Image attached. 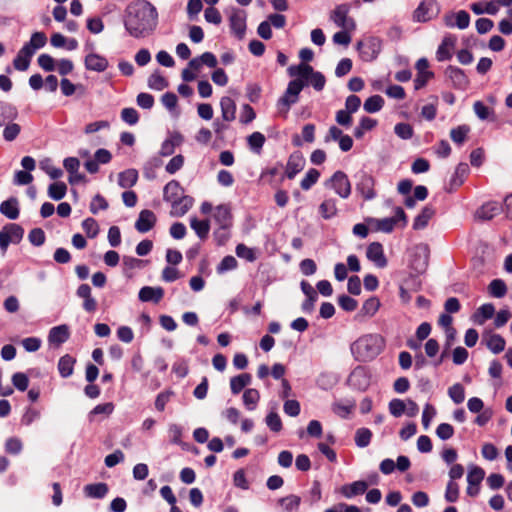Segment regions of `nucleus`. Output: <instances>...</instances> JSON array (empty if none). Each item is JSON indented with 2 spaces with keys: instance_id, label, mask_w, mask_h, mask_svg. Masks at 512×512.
Returning a JSON list of instances; mask_svg holds the SVG:
<instances>
[{
  "instance_id": "f257e3e1",
  "label": "nucleus",
  "mask_w": 512,
  "mask_h": 512,
  "mask_svg": "<svg viewBox=\"0 0 512 512\" xmlns=\"http://www.w3.org/2000/svg\"><path fill=\"white\" fill-rule=\"evenodd\" d=\"M158 24V11L147 0L131 3L126 9L124 26L134 38H144L154 32Z\"/></svg>"
},
{
  "instance_id": "f03ea898",
  "label": "nucleus",
  "mask_w": 512,
  "mask_h": 512,
  "mask_svg": "<svg viewBox=\"0 0 512 512\" xmlns=\"http://www.w3.org/2000/svg\"><path fill=\"white\" fill-rule=\"evenodd\" d=\"M385 340L377 333L364 334L351 345L354 358L366 362L376 358L384 349Z\"/></svg>"
},
{
  "instance_id": "7ed1b4c3",
  "label": "nucleus",
  "mask_w": 512,
  "mask_h": 512,
  "mask_svg": "<svg viewBox=\"0 0 512 512\" xmlns=\"http://www.w3.org/2000/svg\"><path fill=\"white\" fill-rule=\"evenodd\" d=\"M304 85L301 79H295L288 83L284 95L277 102V109L280 115L287 116L291 105L298 101V96Z\"/></svg>"
},
{
  "instance_id": "20e7f679",
  "label": "nucleus",
  "mask_w": 512,
  "mask_h": 512,
  "mask_svg": "<svg viewBox=\"0 0 512 512\" xmlns=\"http://www.w3.org/2000/svg\"><path fill=\"white\" fill-rule=\"evenodd\" d=\"M383 42L380 38L369 36L356 45L359 57L364 62H372L378 58L382 51Z\"/></svg>"
},
{
  "instance_id": "39448f33",
  "label": "nucleus",
  "mask_w": 512,
  "mask_h": 512,
  "mask_svg": "<svg viewBox=\"0 0 512 512\" xmlns=\"http://www.w3.org/2000/svg\"><path fill=\"white\" fill-rule=\"evenodd\" d=\"M441 6L437 0H423L412 13V20L416 23H426L438 17Z\"/></svg>"
},
{
  "instance_id": "423d86ee",
  "label": "nucleus",
  "mask_w": 512,
  "mask_h": 512,
  "mask_svg": "<svg viewBox=\"0 0 512 512\" xmlns=\"http://www.w3.org/2000/svg\"><path fill=\"white\" fill-rule=\"evenodd\" d=\"M327 189L332 190L342 199H347L351 195L352 186L348 176L343 171H336L329 179L324 182Z\"/></svg>"
},
{
  "instance_id": "0eeeda50",
  "label": "nucleus",
  "mask_w": 512,
  "mask_h": 512,
  "mask_svg": "<svg viewBox=\"0 0 512 512\" xmlns=\"http://www.w3.org/2000/svg\"><path fill=\"white\" fill-rule=\"evenodd\" d=\"M367 222L377 231L390 233L399 222L402 223V226H406L407 218L404 210L401 207H396L393 217L383 219L369 218Z\"/></svg>"
},
{
  "instance_id": "6e6552de",
  "label": "nucleus",
  "mask_w": 512,
  "mask_h": 512,
  "mask_svg": "<svg viewBox=\"0 0 512 512\" xmlns=\"http://www.w3.org/2000/svg\"><path fill=\"white\" fill-rule=\"evenodd\" d=\"M24 236V229L15 223L6 224L0 230V251L2 255L7 252L10 244H19Z\"/></svg>"
},
{
  "instance_id": "1a4fd4ad",
  "label": "nucleus",
  "mask_w": 512,
  "mask_h": 512,
  "mask_svg": "<svg viewBox=\"0 0 512 512\" xmlns=\"http://www.w3.org/2000/svg\"><path fill=\"white\" fill-rule=\"evenodd\" d=\"M350 7L347 4H341L334 8L330 13V20L342 30L356 29L355 20L349 16Z\"/></svg>"
},
{
  "instance_id": "9d476101",
  "label": "nucleus",
  "mask_w": 512,
  "mask_h": 512,
  "mask_svg": "<svg viewBox=\"0 0 512 512\" xmlns=\"http://www.w3.org/2000/svg\"><path fill=\"white\" fill-rule=\"evenodd\" d=\"M85 50L87 51V55L84 59V65L87 70L94 72H103L108 68V60L106 59V57L93 51V44H86Z\"/></svg>"
},
{
  "instance_id": "9b49d317",
  "label": "nucleus",
  "mask_w": 512,
  "mask_h": 512,
  "mask_svg": "<svg viewBox=\"0 0 512 512\" xmlns=\"http://www.w3.org/2000/svg\"><path fill=\"white\" fill-rule=\"evenodd\" d=\"M429 255L430 250L427 244L421 243L416 245L410 262L411 268L418 274L423 273L428 266Z\"/></svg>"
},
{
  "instance_id": "f8f14e48",
  "label": "nucleus",
  "mask_w": 512,
  "mask_h": 512,
  "mask_svg": "<svg viewBox=\"0 0 512 512\" xmlns=\"http://www.w3.org/2000/svg\"><path fill=\"white\" fill-rule=\"evenodd\" d=\"M347 381L352 388L365 391L370 385L371 375L365 367L358 366L350 373Z\"/></svg>"
},
{
  "instance_id": "ddd939ff",
  "label": "nucleus",
  "mask_w": 512,
  "mask_h": 512,
  "mask_svg": "<svg viewBox=\"0 0 512 512\" xmlns=\"http://www.w3.org/2000/svg\"><path fill=\"white\" fill-rule=\"evenodd\" d=\"M375 179L366 172H361L358 175L356 183V191L364 198V200H372L376 197L374 189Z\"/></svg>"
},
{
  "instance_id": "4468645a",
  "label": "nucleus",
  "mask_w": 512,
  "mask_h": 512,
  "mask_svg": "<svg viewBox=\"0 0 512 512\" xmlns=\"http://www.w3.org/2000/svg\"><path fill=\"white\" fill-rule=\"evenodd\" d=\"M246 12L240 9H232L229 16L230 28L232 33L238 38L243 39L246 32Z\"/></svg>"
},
{
  "instance_id": "2eb2a0df",
  "label": "nucleus",
  "mask_w": 512,
  "mask_h": 512,
  "mask_svg": "<svg viewBox=\"0 0 512 512\" xmlns=\"http://www.w3.org/2000/svg\"><path fill=\"white\" fill-rule=\"evenodd\" d=\"M417 76L414 80L416 90L423 88L433 78L434 73L429 70V62L426 58H420L416 62Z\"/></svg>"
},
{
  "instance_id": "dca6fc26",
  "label": "nucleus",
  "mask_w": 512,
  "mask_h": 512,
  "mask_svg": "<svg viewBox=\"0 0 512 512\" xmlns=\"http://www.w3.org/2000/svg\"><path fill=\"white\" fill-rule=\"evenodd\" d=\"M457 38L454 35H445L437 48L436 59L439 62L447 61L452 58Z\"/></svg>"
},
{
  "instance_id": "f3484780",
  "label": "nucleus",
  "mask_w": 512,
  "mask_h": 512,
  "mask_svg": "<svg viewBox=\"0 0 512 512\" xmlns=\"http://www.w3.org/2000/svg\"><path fill=\"white\" fill-rule=\"evenodd\" d=\"M366 257L378 268H384L387 266V259L384 254V249L379 242H373L368 245L366 249Z\"/></svg>"
},
{
  "instance_id": "a211bd4d",
  "label": "nucleus",
  "mask_w": 512,
  "mask_h": 512,
  "mask_svg": "<svg viewBox=\"0 0 512 512\" xmlns=\"http://www.w3.org/2000/svg\"><path fill=\"white\" fill-rule=\"evenodd\" d=\"M444 23L448 27H457L461 30L468 28L470 16L465 10L450 13L444 16Z\"/></svg>"
},
{
  "instance_id": "6ab92c4d",
  "label": "nucleus",
  "mask_w": 512,
  "mask_h": 512,
  "mask_svg": "<svg viewBox=\"0 0 512 512\" xmlns=\"http://www.w3.org/2000/svg\"><path fill=\"white\" fill-rule=\"evenodd\" d=\"M483 341L493 354H499L505 349V339L501 335L493 333L490 330H486L483 333Z\"/></svg>"
},
{
  "instance_id": "aec40b11",
  "label": "nucleus",
  "mask_w": 512,
  "mask_h": 512,
  "mask_svg": "<svg viewBox=\"0 0 512 512\" xmlns=\"http://www.w3.org/2000/svg\"><path fill=\"white\" fill-rule=\"evenodd\" d=\"M217 64L218 60L213 53L204 52L202 55L191 59L188 63V67L197 74L203 65H206L209 68H215Z\"/></svg>"
},
{
  "instance_id": "412c9836",
  "label": "nucleus",
  "mask_w": 512,
  "mask_h": 512,
  "mask_svg": "<svg viewBox=\"0 0 512 512\" xmlns=\"http://www.w3.org/2000/svg\"><path fill=\"white\" fill-rule=\"evenodd\" d=\"M69 336V327L66 324H62L50 329L48 334V342L51 345L59 347L69 339Z\"/></svg>"
},
{
  "instance_id": "4be33fe9",
  "label": "nucleus",
  "mask_w": 512,
  "mask_h": 512,
  "mask_svg": "<svg viewBox=\"0 0 512 512\" xmlns=\"http://www.w3.org/2000/svg\"><path fill=\"white\" fill-rule=\"evenodd\" d=\"M212 218L218 226H232L231 207L227 204L216 206L213 210Z\"/></svg>"
},
{
  "instance_id": "5701e85b",
  "label": "nucleus",
  "mask_w": 512,
  "mask_h": 512,
  "mask_svg": "<svg viewBox=\"0 0 512 512\" xmlns=\"http://www.w3.org/2000/svg\"><path fill=\"white\" fill-rule=\"evenodd\" d=\"M155 223L156 215L151 210H142L136 220L135 228L140 233H146L153 228Z\"/></svg>"
},
{
  "instance_id": "b1692460",
  "label": "nucleus",
  "mask_w": 512,
  "mask_h": 512,
  "mask_svg": "<svg viewBox=\"0 0 512 512\" xmlns=\"http://www.w3.org/2000/svg\"><path fill=\"white\" fill-rule=\"evenodd\" d=\"M368 488V484L365 481L359 480L354 481L350 484H345L340 488V493L347 499H351L355 496L365 493Z\"/></svg>"
},
{
  "instance_id": "393cba45",
  "label": "nucleus",
  "mask_w": 512,
  "mask_h": 512,
  "mask_svg": "<svg viewBox=\"0 0 512 512\" xmlns=\"http://www.w3.org/2000/svg\"><path fill=\"white\" fill-rule=\"evenodd\" d=\"M305 160L300 153H294L289 157L285 174L287 178L293 179L303 168Z\"/></svg>"
},
{
  "instance_id": "a878e982",
  "label": "nucleus",
  "mask_w": 512,
  "mask_h": 512,
  "mask_svg": "<svg viewBox=\"0 0 512 512\" xmlns=\"http://www.w3.org/2000/svg\"><path fill=\"white\" fill-rule=\"evenodd\" d=\"M495 314V307L491 303L481 305L471 316V320L477 325H483L488 319Z\"/></svg>"
},
{
  "instance_id": "bb28decb",
  "label": "nucleus",
  "mask_w": 512,
  "mask_h": 512,
  "mask_svg": "<svg viewBox=\"0 0 512 512\" xmlns=\"http://www.w3.org/2000/svg\"><path fill=\"white\" fill-rule=\"evenodd\" d=\"M164 295V290L161 287L144 286L140 289L138 297L142 302H155L158 303Z\"/></svg>"
},
{
  "instance_id": "cd10ccee",
  "label": "nucleus",
  "mask_w": 512,
  "mask_h": 512,
  "mask_svg": "<svg viewBox=\"0 0 512 512\" xmlns=\"http://www.w3.org/2000/svg\"><path fill=\"white\" fill-rule=\"evenodd\" d=\"M338 202L335 198H326L319 205V213L324 220H329L338 214Z\"/></svg>"
},
{
  "instance_id": "c85d7f7f",
  "label": "nucleus",
  "mask_w": 512,
  "mask_h": 512,
  "mask_svg": "<svg viewBox=\"0 0 512 512\" xmlns=\"http://www.w3.org/2000/svg\"><path fill=\"white\" fill-rule=\"evenodd\" d=\"M172 203L171 215L181 217L185 215L193 205V199L189 196H182Z\"/></svg>"
},
{
  "instance_id": "c756f323",
  "label": "nucleus",
  "mask_w": 512,
  "mask_h": 512,
  "mask_svg": "<svg viewBox=\"0 0 512 512\" xmlns=\"http://www.w3.org/2000/svg\"><path fill=\"white\" fill-rule=\"evenodd\" d=\"M222 118L224 121L231 122L236 117V104L230 97H222L220 100Z\"/></svg>"
},
{
  "instance_id": "7c9ffc66",
  "label": "nucleus",
  "mask_w": 512,
  "mask_h": 512,
  "mask_svg": "<svg viewBox=\"0 0 512 512\" xmlns=\"http://www.w3.org/2000/svg\"><path fill=\"white\" fill-rule=\"evenodd\" d=\"M435 214V210L431 206H425L413 221V229H424Z\"/></svg>"
},
{
  "instance_id": "2f4dec72",
  "label": "nucleus",
  "mask_w": 512,
  "mask_h": 512,
  "mask_svg": "<svg viewBox=\"0 0 512 512\" xmlns=\"http://www.w3.org/2000/svg\"><path fill=\"white\" fill-rule=\"evenodd\" d=\"M470 8L476 15L485 13L489 15H495L499 11V6L494 1L476 2L471 4Z\"/></svg>"
},
{
  "instance_id": "473e14b6",
  "label": "nucleus",
  "mask_w": 512,
  "mask_h": 512,
  "mask_svg": "<svg viewBox=\"0 0 512 512\" xmlns=\"http://www.w3.org/2000/svg\"><path fill=\"white\" fill-rule=\"evenodd\" d=\"M183 189L180 183L176 180L168 182L163 190V198L165 201L172 202L182 197Z\"/></svg>"
},
{
  "instance_id": "72a5a7b5",
  "label": "nucleus",
  "mask_w": 512,
  "mask_h": 512,
  "mask_svg": "<svg viewBox=\"0 0 512 512\" xmlns=\"http://www.w3.org/2000/svg\"><path fill=\"white\" fill-rule=\"evenodd\" d=\"M33 55L34 54H32L27 47H22L13 61L15 69L26 71L29 68L30 60Z\"/></svg>"
},
{
  "instance_id": "f704fd0d",
  "label": "nucleus",
  "mask_w": 512,
  "mask_h": 512,
  "mask_svg": "<svg viewBox=\"0 0 512 512\" xmlns=\"http://www.w3.org/2000/svg\"><path fill=\"white\" fill-rule=\"evenodd\" d=\"M501 206L498 202H488L477 210L476 216L482 220H490L499 214Z\"/></svg>"
},
{
  "instance_id": "c9c22d12",
  "label": "nucleus",
  "mask_w": 512,
  "mask_h": 512,
  "mask_svg": "<svg viewBox=\"0 0 512 512\" xmlns=\"http://www.w3.org/2000/svg\"><path fill=\"white\" fill-rule=\"evenodd\" d=\"M0 212L10 220H15L19 216V205L15 198H10L0 205Z\"/></svg>"
},
{
  "instance_id": "e433bc0d",
  "label": "nucleus",
  "mask_w": 512,
  "mask_h": 512,
  "mask_svg": "<svg viewBox=\"0 0 512 512\" xmlns=\"http://www.w3.org/2000/svg\"><path fill=\"white\" fill-rule=\"evenodd\" d=\"M83 491L89 498L101 499L108 493V486L105 483L88 484L84 487Z\"/></svg>"
},
{
  "instance_id": "4c0bfd02",
  "label": "nucleus",
  "mask_w": 512,
  "mask_h": 512,
  "mask_svg": "<svg viewBox=\"0 0 512 512\" xmlns=\"http://www.w3.org/2000/svg\"><path fill=\"white\" fill-rule=\"evenodd\" d=\"M75 359L70 355L62 356L58 361V371L63 378L73 374Z\"/></svg>"
},
{
  "instance_id": "58836bf2",
  "label": "nucleus",
  "mask_w": 512,
  "mask_h": 512,
  "mask_svg": "<svg viewBox=\"0 0 512 512\" xmlns=\"http://www.w3.org/2000/svg\"><path fill=\"white\" fill-rule=\"evenodd\" d=\"M138 179V172L135 169H128L121 172L118 176V184L122 188L134 186Z\"/></svg>"
},
{
  "instance_id": "ea45409f",
  "label": "nucleus",
  "mask_w": 512,
  "mask_h": 512,
  "mask_svg": "<svg viewBox=\"0 0 512 512\" xmlns=\"http://www.w3.org/2000/svg\"><path fill=\"white\" fill-rule=\"evenodd\" d=\"M260 400V393L254 388L246 389L243 393V403L247 410L253 411L256 409Z\"/></svg>"
},
{
  "instance_id": "a19ab883",
  "label": "nucleus",
  "mask_w": 512,
  "mask_h": 512,
  "mask_svg": "<svg viewBox=\"0 0 512 512\" xmlns=\"http://www.w3.org/2000/svg\"><path fill=\"white\" fill-rule=\"evenodd\" d=\"M47 43V37L43 32H34L31 35L30 41L27 42L23 47H27L32 54L36 52V50L44 47Z\"/></svg>"
},
{
  "instance_id": "79ce46f5",
  "label": "nucleus",
  "mask_w": 512,
  "mask_h": 512,
  "mask_svg": "<svg viewBox=\"0 0 512 512\" xmlns=\"http://www.w3.org/2000/svg\"><path fill=\"white\" fill-rule=\"evenodd\" d=\"M355 408V402L346 400L345 402H335L332 405L333 412L341 418H347Z\"/></svg>"
},
{
  "instance_id": "37998d69",
  "label": "nucleus",
  "mask_w": 512,
  "mask_h": 512,
  "mask_svg": "<svg viewBox=\"0 0 512 512\" xmlns=\"http://www.w3.org/2000/svg\"><path fill=\"white\" fill-rule=\"evenodd\" d=\"M251 382V376L249 374H240L232 377L230 380V388L233 394H238L244 387L249 385Z\"/></svg>"
},
{
  "instance_id": "c03bdc74",
  "label": "nucleus",
  "mask_w": 512,
  "mask_h": 512,
  "mask_svg": "<svg viewBox=\"0 0 512 512\" xmlns=\"http://www.w3.org/2000/svg\"><path fill=\"white\" fill-rule=\"evenodd\" d=\"M190 226L195 231L200 239H205L210 230V224L207 220H198L197 218H191Z\"/></svg>"
},
{
  "instance_id": "a18cd8bd",
  "label": "nucleus",
  "mask_w": 512,
  "mask_h": 512,
  "mask_svg": "<svg viewBox=\"0 0 512 512\" xmlns=\"http://www.w3.org/2000/svg\"><path fill=\"white\" fill-rule=\"evenodd\" d=\"M446 74L457 86H465L468 82L464 72L457 67L449 66L446 69Z\"/></svg>"
},
{
  "instance_id": "49530a36",
  "label": "nucleus",
  "mask_w": 512,
  "mask_h": 512,
  "mask_svg": "<svg viewBox=\"0 0 512 512\" xmlns=\"http://www.w3.org/2000/svg\"><path fill=\"white\" fill-rule=\"evenodd\" d=\"M469 132L470 127L468 125H460L450 131V137L455 144L461 145L465 142Z\"/></svg>"
},
{
  "instance_id": "de8ad7c7",
  "label": "nucleus",
  "mask_w": 512,
  "mask_h": 512,
  "mask_svg": "<svg viewBox=\"0 0 512 512\" xmlns=\"http://www.w3.org/2000/svg\"><path fill=\"white\" fill-rule=\"evenodd\" d=\"M384 99L380 95H373L364 102V110L368 113H376L382 109Z\"/></svg>"
},
{
  "instance_id": "09e8293b",
  "label": "nucleus",
  "mask_w": 512,
  "mask_h": 512,
  "mask_svg": "<svg viewBox=\"0 0 512 512\" xmlns=\"http://www.w3.org/2000/svg\"><path fill=\"white\" fill-rule=\"evenodd\" d=\"M148 86L153 90L161 91L168 86V81L159 72L156 71L149 76Z\"/></svg>"
},
{
  "instance_id": "8fccbe9b",
  "label": "nucleus",
  "mask_w": 512,
  "mask_h": 512,
  "mask_svg": "<svg viewBox=\"0 0 512 512\" xmlns=\"http://www.w3.org/2000/svg\"><path fill=\"white\" fill-rule=\"evenodd\" d=\"M484 476H485V472L482 468L475 466V465L469 466L468 474H467L468 484L480 485V483L484 479Z\"/></svg>"
},
{
  "instance_id": "3c124183",
  "label": "nucleus",
  "mask_w": 512,
  "mask_h": 512,
  "mask_svg": "<svg viewBox=\"0 0 512 512\" xmlns=\"http://www.w3.org/2000/svg\"><path fill=\"white\" fill-rule=\"evenodd\" d=\"M39 167L47 173L52 179H58L62 177L63 172L60 168L53 166L52 160L49 158H45L40 161Z\"/></svg>"
},
{
  "instance_id": "603ef678",
  "label": "nucleus",
  "mask_w": 512,
  "mask_h": 512,
  "mask_svg": "<svg viewBox=\"0 0 512 512\" xmlns=\"http://www.w3.org/2000/svg\"><path fill=\"white\" fill-rule=\"evenodd\" d=\"M279 503L286 512H294L298 510L301 503V498L297 495H289L287 497L281 498Z\"/></svg>"
},
{
  "instance_id": "864d4df0",
  "label": "nucleus",
  "mask_w": 512,
  "mask_h": 512,
  "mask_svg": "<svg viewBox=\"0 0 512 512\" xmlns=\"http://www.w3.org/2000/svg\"><path fill=\"white\" fill-rule=\"evenodd\" d=\"M67 192V186L63 182H55L48 188V195L53 200H61Z\"/></svg>"
},
{
  "instance_id": "5fc2aeb1",
  "label": "nucleus",
  "mask_w": 512,
  "mask_h": 512,
  "mask_svg": "<svg viewBox=\"0 0 512 512\" xmlns=\"http://www.w3.org/2000/svg\"><path fill=\"white\" fill-rule=\"evenodd\" d=\"M314 73L313 68L308 64H299L297 66H291L289 68V74L291 76H299L303 79L309 80L310 76Z\"/></svg>"
},
{
  "instance_id": "6e6d98bb",
  "label": "nucleus",
  "mask_w": 512,
  "mask_h": 512,
  "mask_svg": "<svg viewBox=\"0 0 512 512\" xmlns=\"http://www.w3.org/2000/svg\"><path fill=\"white\" fill-rule=\"evenodd\" d=\"M489 293L496 298H502L507 292L506 284L501 279H494L488 286Z\"/></svg>"
},
{
  "instance_id": "4d7b16f0",
  "label": "nucleus",
  "mask_w": 512,
  "mask_h": 512,
  "mask_svg": "<svg viewBox=\"0 0 512 512\" xmlns=\"http://www.w3.org/2000/svg\"><path fill=\"white\" fill-rule=\"evenodd\" d=\"M379 308H380V301H379V299L377 297H370L369 299H367L363 303L362 308H361V312L365 316L372 317V316H374L377 313Z\"/></svg>"
},
{
  "instance_id": "13d9d810",
  "label": "nucleus",
  "mask_w": 512,
  "mask_h": 512,
  "mask_svg": "<svg viewBox=\"0 0 512 512\" xmlns=\"http://www.w3.org/2000/svg\"><path fill=\"white\" fill-rule=\"evenodd\" d=\"M448 395L455 404H460L465 399V389L460 383H455L449 387Z\"/></svg>"
},
{
  "instance_id": "bf43d9fd",
  "label": "nucleus",
  "mask_w": 512,
  "mask_h": 512,
  "mask_svg": "<svg viewBox=\"0 0 512 512\" xmlns=\"http://www.w3.org/2000/svg\"><path fill=\"white\" fill-rule=\"evenodd\" d=\"M320 172L316 169H309L304 178L301 180V188L305 191L309 190L319 179Z\"/></svg>"
},
{
  "instance_id": "052dcab7",
  "label": "nucleus",
  "mask_w": 512,
  "mask_h": 512,
  "mask_svg": "<svg viewBox=\"0 0 512 512\" xmlns=\"http://www.w3.org/2000/svg\"><path fill=\"white\" fill-rule=\"evenodd\" d=\"M395 134L402 140H408L413 137V127L408 123H398L394 127Z\"/></svg>"
},
{
  "instance_id": "680f3d73",
  "label": "nucleus",
  "mask_w": 512,
  "mask_h": 512,
  "mask_svg": "<svg viewBox=\"0 0 512 512\" xmlns=\"http://www.w3.org/2000/svg\"><path fill=\"white\" fill-rule=\"evenodd\" d=\"M372 433L367 428H360L355 434V443L358 447L364 448L369 445Z\"/></svg>"
},
{
  "instance_id": "e2e57ef3",
  "label": "nucleus",
  "mask_w": 512,
  "mask_h": 512,
  "mask_svg": "<svg viewBox=\"0 0 512 512\" xmlns=\"http://www.w3.org/2000/svg\"><path fill=\"white\" fill-rule=\"evenodd\" d=\"M230 228L231 226H218L214 232L213 236L217 243V245H224L230 238Z\"/></svg>"
},
{
  "instance_id": "0e129e2a",
  "label": "nucleus",
  "mask_w": 512,
  "mask_h": 512,
  "mask_svg": "<svg viewBox=\"0 0 512 512\" xmlns=\"http://www.w3.org/2000/svg\"><path fill=\"white\" fill-rule=\"evenodd\" d=\"M13 386L19 391H25L29 386V378L25 373L16 372L11 378Z\"/></svg>"
},
{
  "instance_id": "69168bd1",
  "label": "nucleus",
  "mask_w": 512,
  "mask_h": 512,
  "mask_svg": "<svg viewBox=\"0 0 512 512\" xmlns=\"http://www.w3.org/2000/svg\"><path fill=\"white\" fill-rule=\"evenodd\" d=\"M436 409L433 405L425 404L422 412V425L425 430H428L433 418L436 416Z\"/></svg>"
},
{
  "instance_id": "338daca9",
  "label": "nucleus",
  "mask_w": 512,
  "mask_h": 512,
  "mask_svg": "<svg viewBox=\"0 0 512 512\" xmlns=\"http://www.w3.org/2000/svg\"><path fill=\"white\" fill-rule=\"evenodd\" d=\"M237 260L233 256H225L217 266V273L223 274L237 268Z\"/></svg>"
},
{
  "instance_id": "774afa93",
  "label": "nucleus",
  "mask_w": 512,
  "mask_h": 512,
  "mask_svg": "<svg viewBox=\"0 0 512 512\" xmlns=\"http://www.w3.org/2000/svg\"><path fill=\"white\" fill-rule=\"evenodd\" d=\"M266 425L273 432H280L282 429V421L276 412H270L265 419Z\"/></svg>"
}]
</instances>
